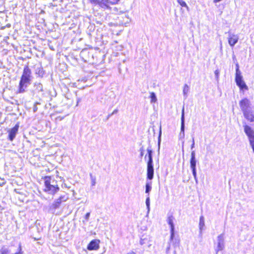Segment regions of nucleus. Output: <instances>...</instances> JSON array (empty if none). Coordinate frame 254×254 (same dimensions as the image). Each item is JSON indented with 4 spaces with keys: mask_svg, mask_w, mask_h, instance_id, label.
Wrapping results in <instances>:
<instances>
[{
    "mask_svg": "<svg viewBox=\"0 0 254 254\" xmlns=\"http://www.w3.org/2000/svg\"><path fill=\"white\" fill-rule=\"evenodd\" d=\"M32 78L31 69L28 66H25L19 81L18 93H23L26 91V88L31 84Z\"/></svg>",
    "mask_w": 254,
    "mask_h": 254,
    "instance_id": "obj_1",
    "label": "nucleus"
},
{
    "mask_svg": "<svg viewBox=\"0 0 254 254\" xmlns=\"http://www.w3.org/2000/svg\"><path fill=\"white\" fill-rule=\"evenodd\" d=\"M44 191L50 194H54L59 190L57 182L51 177L46 176L44 178Z\"/></svg>",
    "mask_w": 254,
    "mask_h": 254,
    "instance_id": "obj_2",
    "label": "nucleus"
},
{
    "mask_svg": "<svg viewBox=\"0 0 254 254\" xmlns=\"http://www.w3.org/2000/svg\"><path fill=\"white\" fill-rule=\"evenodd\" d=\"M147 155L145 158L148 157V161L147 163V178L151 180L154 176V167L153 164V158L152 154L153 151L150 146H149L147 149Z\"/></svg>",
    "mask_w": 254,
    "mask_h": 254,
    "instance_id": "obj_3",
    "label": "nucleus"
},
{
    "mask_svg": "<svg viewBox=\"0 0 254 254\" xmlns=\"http://www.w3.org/2000/svg\"><path fill=\"white\" fill-rule=\"evenodd\" d=\"M90 2L95 5H98L104 8L109 7V4H115L118 3L119 0H90Z\"/></svg>",
    "mask_w": 254,
    "mask_h": 254,
    "instance_id": "obj_4",
    "label": "nucleus"
},
{
    "mask_svg": "<svg viewBox=\"0 0 254 254\" xmlns=\"http://www.w3.org/2000/svg\"><path fill=\"white\" fill-rule=\"evenodd\" d=\"M244 132L248 136L250 145L252 148H254V130L251 127L248 125H245Z\"/></svg>",
    "mask_w": 254,
    "mask_h": 254,
    "instance_id": "obj_5",
    "label": "nucleus"
},
{
    "mask_svg": "<svg viewBox=\"0 0 254 254\" xmlns=\"http://www.w3.org/2000/svg\"><path fill=\"white\" fill-rule=\"evenodd\" d=\"M239 105L243 113L250 110L251 101L247 98H245L240 101Z\"/></svg>",
    "mask_w": 254,
    "mask_h": 254,
    "instance_id": "obj_6",
    "label": "nucleus"
},
{
    "mask_svg": "<svg viewBox=\"0 0 254 254\" xmlns=\"http://www.w3.org/2000/svg\"><path fill=\"white\" fill-rule=\"evenodd\" d=\"M235 81L237 86H238L241 89H248V86L243 79L241 73H236Z\"/></svg>",
    "mask_w": 254,
    "mask_h": 254,
    "instance_id": "obj_7",
    "label": "nucleus"
},
{
    "mask_svg": "<svg viewBox=\"0 0 254 254\" xmlns=\"http://www.w3.org/2000/svg\"><path fill=\"white\" fill-rule=\"evenodd\" d=\"M174 218L172 215L168 216L167 218V223L170 227V241L173 240L175 237V225L174 224Z\"/></svg>",
    "mask_w": 254,
    "mask_h": 254,
    "instance_id": "obj_8",
    "label": "nucleus"
},
{
    "mask_svg": "<svg viewBox=\"0 0 254 254\" xmlns=\"http://www.w3.org/2000/svg\"><path fill=\"white\" fill-rule=\"evenodd\" d=\"M67 198L65 195H62L59 198L55 200L53 203L50 206L51 210H56L59 208L62 201H65Z\"/></svg>",
    "mask_w": 254,
    "mask_h": 254,
    "instance_id": "obj_9",
    "label": "nucleus"
},
{
    "mask_svg": "<svg viewBox=\"0 0 254 254\" xmlns=\"http://www.w3.org/2000/svg\"><path fill=\"white\" fill-rule=\"evenodd\" d=\"M224 248V239L223 234L219 235L217 237V246L215 249L216 254L220 251H222Z\"/></svg>",
    "mask_w": 254,
    "mask_h": 254,
    "instance_id": "obj_10",
    "label": "nucleus"
},
{
    "mask_svg": "<svg viewBox=\"0 0 254 254\" xmlns=\"http://www.w3.org/2000/svg\"><path fill=\"white\" fill-rule=\"evenodd\" d=\"M185 112L184 108H183L181 115V132L179 134V138H184L185 137Z\"/></svg>",
    "mask_w": 254,
    "mask_h": 254,
    "instance_id": "obj_11",
    "label": "nucleus"
},
{
    "mask_svg": "<svg viewBox=\"0 0 254 254\" xmlns=\"http://www.w3.org/2000/svg\"><path fill=\"white\" fill-rule=\"evenodd\" d=\"M228 35L229 44L231 47H233L238 42L239 40V37L237 35L232 34L229 32H228Z\"/></svg>",
    "mask_w": 254,
    "mask_h": 254,
    "instance_id": "obj_12",
    "label": "nucleus"
},
{
    "mask_svg": "<svg viewBox=\"0 0 254 254\" xmlns=\"http://www.w3.org/2000/svg\"><path fill=\"white\" fill-rule=\"evenodd\" d=\"M19 125L16 124L13 128L8 131V139L10 141H12L15 138L16 134L18 132Z\"/></svg>",
    "mask_w": 254,
    "mask_h": 254,
    "instance_id": "obj_13",
    "label": "nucleus"
},
{
    "mask_svg": "<svg viewBox=\"0 0 254 254\" xmlns=\"http://www.w3.org/2000/svg\"><path fill=\"white\" fill-rule=\"evenodd\" d=\"M196 160L195 159V153L194 151L191 153V158L190 160V167L192 171H196Z\"/></svg>",
    "mask_w": 254,
    "mask_h": 254,
    "instance_id": "obj_14",
    "label": "nucleus"
},
{
    "mask_svg": "<svg viewBox=\"0 0 254 254\" xmlns=\"http://www.w3.org/2000/svg\"><path fill=\"white\" fill-rule=\"evenodd\" d=\"M99 241L94 240L91 241L87 246V249L89 251L98 249Z\"/></svg>",
    "mask_w": 254,
    "mask_h": 254,
    "instance_id": "obj_15",
    "label": "nucleus"
},
{
    "mask_svg": "<svg viewBox=\"0 0 254 254\" xmlns=\"http://www.w3.org/2000/svg\"><path fill=\"white\" fill-rule=\"evenodd\" d=\"M245 118L251 122H254V113L251 110L243 113Z\"/></svg>",
    "mask_w": 254,
    "mask_h": 254,
    "instance_id": "obj_16",
    "label": "nucleus"
},
{
    "mask_svg": "<svg viewBox=\"0 0 254 254\" xmlns=\"http://www.w3.org/2000/svg\"><path fill=\"white\" fill-rule=\"evenodd\" d=\"M204 226H205L204 218L202 215V216H200L199 222V235L201 237H202V230H203Z\"/></svg>",
    "mask_w": 254,
    "mask_h": 254,
    "instance_id": "obj_17",
    "label": "nucleus"
},
{
    "mask_svg": "<svg viewBox=\"0 0 254 254\" xmlns=\"http://www.w3.org/2000/svg\"><path fill=\"white\" fill-rule=\"evenodd\" d=\"M151 189V182H146L145 185V193H148V195Z\"/></svg>",
    "mask_w": 254,
    "mask_h": 254,
    "instance_id": "obj_18",
    "label": "nucleus"
},
{
    "mask_svg": "<svg viewBox=\"0 0 254 254\" xmlns=\"http://www.w3.org/2000/svg\"><path fill=\"white\" fill-rule=\"evenodd\" d=\"M189 91V87L187 84H185L183 88V94L185 98L188 97V93Z\"/></svg>",
    "mask_w": 254,
    "mask_h": 254,
    "instance_id": "obj_19",
    "label": "nucleus"
},
{
    "mask_svg": "<svg viewBox=\"0 0 254 254\" xmlns=\"http://www.w3.org/2000/svg\"><path fill=\"white\" fill-rule=\"evenodd\" d=\"M10 253V250L8 248L5 246H3L0 250V254H8Z\"/></svg>",
    "mask_w": 254,
    "mask_h": 254,
    "instance_id": "obj_20",
    "label": "nucleus"
},
{
    "mask_svg": "<svg viewBox=\"0 0 254 254\" xmlns=\"http://www.w3.org/2000/svg\"><path fill=\"white\" fill-rule=\"evenodd\" d=\"M169 243H172L174 247H176L177 246H179V243H180V241L178 239L174 238V237L173 240L170 241V239L169 240Z\"/></svg>",
    "mask_w": 254,
    "mask_h": 254,
    "instance_id": "obj_21",
    "label": "nucleus"
},
{
    "mask_svg": "<svg viewBox=\"0 0 254 254\" xmlns=\"http://www.w3.org/2000/svg\"><path fill=\"white\" fill-rule=\"evenodd\" d=\"M44 72L43 68L41 67H38L36 69V74H38L39 76H43Z\"/></svg>",
    "mask_w": 254,
    "mask_h": 254,
    "instance_id": "obj_22",
    "label": "nucleus"
},
{
    "mask_svg": "<svg viewBox=\"0 0 254 254\" xmlns=\"http://www.w3.org/2000/svg\"><path fill=\"white\" fill-rule=\"evenodd\" d=\"M145 203L147 209V214H148L150 211V198L148 195L146 198Z\"/></svg>",
    "mask_w": 254,
    "mask_h": 254,
    "instance_id": "obj_23",
    "label": "nucleus"
},
{
    "mask_svg": "<svg viewBox=\"0 0 254 254\" xmlns=\"http://www.w3.org/2000/svg\"><path fill=\"white\" fill-rule=\"evenodd\" d=\"M35 86L36 87V89L39 92L43 91V85L40 83H36L35 84Z\"/></svg>",
    "mask_w": 254,
    "mask_h": 254,
    "instance_id": "obj_24",
    "label": "nucleus"
},
{
    "mask_svg": "<svg viewBox=\"0 0 254 254\" xmlns=\"http://www.w3.org/2000/svg\"><path fill=\"white\" fill-rule=\"evenodd\" d=\"M150 97L151 98V102L155 103V102H156L157 98H156V95H155V93L151 92L150 93Z\"/></svg>",
    "mask_w": 254,
    "mask_h": 254,
    "instance_id": "obj_25",
    "label": "nucleus"
},
{
    "mask_svg": "<svg viewBox=\"0 0 254 254\" xmlns=\"http://www.w3.org/2000/svg\"><path fill=\"white\" fill-rule=\"evenodd\" d=\"M177 1L182 7H185L189 10V7L184 0H177Z\"/></svg>",
    "mask_w": 254,
    "mask_h": 254,
    "instance_id": "obj_26",
    "label": "nucleus"
},
{
    "mask_svg": "<svg viewBox=\"0 0 254 254\" xmlns=\"http://www.w3.org/2000/svg\"><path fill=\"white\" fill-rule=\"evenodd\" d=\"M147 242V238L146 237H144V236H142L140 240V244L141 245H143L146 244Z\"/></svg>",
    "mask_w": 254,
    "mask_h": 254,
    "instance_id": "obj_27",
    "label": "nucleus"
},
{
    "mask_svg": "<svg viewBox=\"0 0 254 254\" xmlns=\"http://www.w3.org/2000/svg\"><path fill=\"white\" fill-rule=\"evenodd\" d=\"M161 134H162L161 127L160 126V130H159V135H158V150H159V149H160V143H161Z\"/></svg>",
    "mask_w": 254,
    "mask_h": 254,
    "instance_id": "obj_28",
    "label": "nucleus"
},
{
    "mask_svg": "<svg viewBox=\"0 0 254 254\" xmlns=\"http://www.w3.org/2000/svg\"><path fill=\"white\" fill-rule=\"evenodd\" d=\"M90 176L91 178L92 186H94L96 184V178L95 177L93 176L92 174H90Z\"/></svg>",
    "mask_w": 254,
    "mask_h": 254,
    "instance_id": "obj_29",
    "label": "nucleus"
},
{
    "mask_svg": "<svg viewBox=\"0 0 254 254\" xmlns=\"http://www.w3.org/2000/svg\"><path fill=\"white\" fill-rule=\"evenodd\" d=\"M219 70L218 69H216L214 71V74L215 76V78L217 81H218L219 80Z\"/></svg>",
    "mask_w": 254,
    "mask_h": 254,
    "instance_id": "obj_30",
    "label": "nucleus"
},
{
    "mask_svg": "<svg viewBox=\"0 0 254 254\" xmlns=\"http://www.w3.org/2000/svg\"><path fill=\"white\" fill-rule=\"evenodd\" d=\"M125 18L126 19V21H125V22H122L121 23L122 24H125V25L126 26V24H128V23H129V22H130V19L129 18V17H127V16H126Z\"/></svg>",
    "mask_w": 254,
    "mask_h": 254,
    "instance_id": "obj_31",
    "label": "nucleus"
},
{
    "mask_svg": "<svg viewBox=\"0 0 254 254\" xmlns=\"http://www.w3.org/2000/svg\"><path fill=\"white\" fill-rule=\"evenodd\" d=\"M192 175L193 176L194 179L195 180V183L196 184H197L198 183V180H197V176H196V171H192Z\"/></svg>",
    "mask_w": 254,
    "mask_h": 254,
    "instance_id": "obj_32",
    "label": "nucleus"
},
{
    "mask_svg": "<svg viewBox=\"0 0 254 254\" xmlns=\"http://www.w3.org/2000/svg\"><path fill=\"white\" fill-rule=\"evenodd\" d=\"M236 73H241V71L239 69V64L238 63H237L236 64Z\"/></svg>",
    "mask_w": 254,
    "mask_h": 254,
    "instance_id": "obj_33",
    "label": "nucleus"
},
{
    "mask_svg": "<svg viewBox=\"0 0 254 254\" xmlns=\"http://www.w3.org/2000/svg\"><path fill=\"white\" fill-rule=\"evenodd\" d=\"M90 213L89 212H88L86 214L85 216V220L87 221L89 219V218L90 217Z\"/></svg>",
    "mask_w": 254,
    "mask_h": 254,
    "instance_id": "obj_34",
    "label": "nucleus"
},
{
    "mask_svg": "<svg viewBox=\"0 0 254 254\" xmlns=\"http://www.w3.org/2000/svg\"><path fill=\"white\" fill-rule=\"evenodd\" d=\"M170 250V243H169L168 246L167 247L166 250V252L167 254H168L169 253Z\"/></svg>",
    "mask_w": 254,
    "mask_h": 254,
    "instance_id": "obj_35",
    "label": "nucleus"
},
{
    "mask_svg": "<svg viewBox=\"0 0 254 254\" xmlns=\"http://www.w3.org/2000/svg\"><path fill=\"white\" fill-rule=\"evenodd\" d=\"M140 156L142 157L143 156V151H144V149H143V147H141L140 148Z\"/></svg>",
    "mask_w": 254,
    "mask_h": 254,
    "instance_id": "obj_36",
    "label": "nucleus"
},
{
    "mask_svg": "<svg viewBox=\"0 0 254 254\" xmlns=\"http://www.w3.org/2000/svg\"><path fill=\"white\" fill-rule=\"evenodd\" d=\"M38 110V108L36 106V105H35L34 107H33V111L34 112H36Z\"/></svg>",
    "mask_w": 254,
    "mask_h": 254,
    "instance_id": "obj_37",
    "label": "nucleus"
},
{
    "mask_svg": "<svg viewBox=\"0 0 254 254\" xmlns=\"http://www.w3.org/2000/svg\"><path fill=\"white\" fill-rule=\"evenodd\" d=\"M194 146V138H192V143L191 145V149H192Z\"/></svg>",
    "mask_w": 254,
    "mask_h": 254,
    "instance_id": "obj_38",
    "label": "nucleus"
},
{
    "mask_svg": "<svg viewBox=\"0 0 254 254\" xmlns=\"http://www.w3.org/2000/svg\"><path fill=\"white\" fill-rule=\"evenodd\" d=\"M118 110L117 109H115L114 110V111L111 114V115H113L115 114H116L117 112H118Z\"/></svg>",
    "mask_w": 254,
    "mask_h": 254,
    "instance_id": "obj_39",
    "label": "nucleus"
},
{
    "mask_svg": "<svg viewBox=\"0 0 254 254\" xmlns=\"http://www.w3.org/2000/svg\"><path fill=\"white\" fill-rule=\"evenodd\" d=\"M127 254H135L133 252H131L127 253Z\"/></svg>",
    "mask_w": 254,
    "mask_h": 254,
    "instance_id": "obj_40",
    "label": "nucleus"
},
{
    "mask_svg": "<svg viewBox=\"0 0 254 254\" xmlns=\"http://www.w3.org/2000/svg\"><path fill=\"white\" fill-rule=\"evenodd\" d=\"M112 115H111V114L109 115L108 117H107V119H108Z\"/></svg>",
    "mask_w": 254,
    "mask_h": 254,
    "instance_id": "obj_41",
    "label": "nucleus"
}]
</instances>
